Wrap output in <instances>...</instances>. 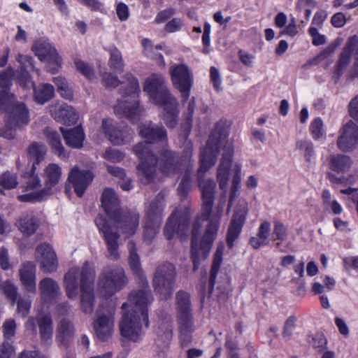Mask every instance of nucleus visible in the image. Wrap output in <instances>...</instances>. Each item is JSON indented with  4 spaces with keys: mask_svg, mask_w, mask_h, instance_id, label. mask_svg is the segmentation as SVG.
<instances>
[{
    "mask_svg": "<svg viewBox=\"0 0 358 358\" xmlns=\"http://www.w3.org/2000/svg\"><path fill=\"white\" fill-rule=\"evenodd\" d=\"M229 134V126L225 122L220 121L211 133L206 146L201 151L198 180L202 194L203 217L195 221L192 232L191 252L194 271L198 269L200 262L206 259L210 253L224 206V201H222L214 210H212L215 182L212 179L202 178L203 174L215 164L220 149L222 148L224 152L217 168V179L220 188L227 191L234 155L232 142L228 138Z\"/></svg>",
    "mask_w": 358,
    "mask_h": 358,
    "instance_id": "obj_1",
    "label": "nucleus"
},
{
    "mask_svg": "<svg viewBox=\"0 0 358 358\" xmlns=\"http://www.w3.org/2000/svg\"><path fill=\"white\" fill-rule=\"evenodd\" d=\"M138 134L147 141L138 143L133 148L134 153L141 160V164L137 166V174L142 182L149 183L153 180L157 164L163 173L173 175L180 169L182 163H187L190 160H184L182 157L179 163L174 153L166 148L161 151L158 158L151 152L149 143H164L167 140L166 131L162 125L155 124L151 122L141 124L138 127Z\"/></svg>",
    "mask_w": 358,
    "mask_h": 358,
    "instance_id": "obj_2",
    "label": "nucleus"
},
{
    "mask_svg": "<svg viewBox=\"0 0 358 358\" xmlns=\"http://www.w3.org/2000/svg\"><path fill=\"white\" fill-rule=\"evenodd\" d=\"M119 203L114 190L105 189L101 196V206L107 217L99 215L95 220L96 227L104 237L108 247L107 257L110 260H116L120 257L117 250V229H120L126 237H129L134 234L139 222L138 213L135 211L121 213Z\"/></svg>",
    "mask_w": 358,
    "mask_h": 358,
    "instance_id": "obj_3",
    "label": "nucleus"
},
{
    "mask_svg": "<svg viewBox=\"0 0 358 358\" xmlns=\"http://www.w3.org/2000/svg\"><path fill=\"white\" fill-rule=\"evenodd\" d=\"M141 280L146 286L129 294L127 301L122 304L124 312L119 322L120 334L134 343L142 340L145 330L149 327L148 307L153 301L147 281L143 278Z\"/></svg>",
    "mask_w": 358,
    "mask_h": 358,
    "instance_id": "obj_4",
    "label": "nucleus"
},
{
    "mask_svg": "<svg viewBox=\"0 0 358 358\" xmlns=\"http://www.w3.org/2000/svg\"><path fill=\"white\" fill-rule=\"evenodd\" d=\"M95 275L94 264L86 262L81 268L78 266L71 268L64 278L66 293L71 299H74L78 296V280H80V307L86 314H92L94 310Z\"/></svg>",
    "mask_w": 358,
    "mask_h": 358,
    "instance_id": "obj_5",
    "label": "nucleus"
},
{
    "mask_svg": "<svg viewBox=\"0 0 358 358\" xmlns=\"http://www.w3.org/2000/svg\"><path fill=\"white\" fill-rule=\"evenodd\" d=\"M0 113H6L7 119L4 125L0 126V137L11 140L15 137V131L27 126L29 122V110L26 106L17 102L7 92L0 94Z\"/></svg>",
    "mask_w": 358,
    "mask_h": 358,
    "instance_id": "obj_6",
    "label": "nucleus"
},
{
    "mask_svg": "<svg viewBox=\"0 0 358 358\" xmlns=\"http://www.w3.org/2000/svg\"><path fill=\"white\" fill-rule=\"evenodd\" d=\"M16 60L20 64V72L17 74V79L20 85L25 87H32L34 88V98L36 102L44 104L50 101L55 94L54 87L48 83L41 84L36 87L29 74V71L33 70L37 75H39V70L33 65V59L30 56L18 54Z\"/></svg>",
    "mask_w": 358,
    "mask_h": 358,
    "instance_id": "obj_7",
    "label": "nucleus"
},
{
    "mask_svg": "<svg viewBox=\"0 0 358 358\" xmlns=\"http://www.w3.org/2000/svg\"><path fill=\"white\" fill-rule=\"evenodd\" d=\"M125 79L129 85L123 94V99L114 107L115 113L134 121L141 115L138 101L137 100L140 87L138 80L131 73L125 74Z\"/></svg>",
    "mask_w": 358,
    "mask_h": 358,
    "instance_id": "obj_8",
    "label": "nucleus"
},
{
    "mask_svg": "<svg viewBox=\"0 0 358 358\" xmlns=\"http://www.w3.org/2000/svg\"><path fill=\"white\" fill-rule=\"evenodd\" d=\"M124 271L120 266L104 268L99 277L98 291L104 298H108L122 289L127 284Z\"/></svg>",
    "mask_w": 358,
    "mask_h": 358,
    "instance_id": "obj_9",
    "label": "nucleus"
},
{
    "mask_svg": "<svg viewBox=\"0 0 358 358\" xmlns=\"http://www.w3.org/2000/svg\"><path fill=\"white\" fill-rule=\"evenodd\" d=\"M143 90L148 94L150 101L156 105L175 103L176 98L168 89L165 78L160 74L154 73L148 77L145 81Z\"/></svg>",
    "mask_w": 358,
    "mask_h": 358,
    "instance_id": "obj_10",
    "label": "nucleus"
},
{
    "mask_svg": "<svg viewBox=\"0 0 358 358\" xmlns=\"http://www.w3.org/2000/svg\"><path fill=\"white\" fill-rule=\"evenodd\" d=\"M176 276V268L172 264L164 263L157 268L153 278V285L155 291L163 299L166 300L171 296Z\"/></svg>",
    "mask_w": 358,
    "mask_h": 358,
    "instance_id": "obj_11",
    "label": "nucleus"
},
{
    "mask_svg": "<svg viewBox=\"0 0 358 358\" xmlns=\"http://www.w3.org/2000/svg\"><path fill=\"white\" fill-rule=\"evenodd\" d=\"M169 74L173 87L180 93L184 101L187 100L194 84V74L191 69L183 63L173 64L169 68Z\"/></svg>",
    "mask_w": 358,
    "mask_h": 358,
    "instance_id": "obj_12",
    "label": "nucleus"
},
{
    "mask_svg": "<svg viewBox=\"0 0 358 358\" xmlns=\"http://www.w3.org/2000/svg\"><path fill=\"white\" fill-rule=\"evenodd\" d=\"M163 208V195L159 194L150 203L146 213V221L143 234L146 241H151L159 232L162 223L161 215Z\"/></svg>",
    "mask_w": 358,
    "mask_h": 358,
    "instance_id": "obj_13",
    "label": "nucleus"
},
{
    "mask_svg": "<svg viewBox=\"0 0 358 358\" xmlns=\"http://www.w3.org/2000/svg\"><path fill=\"white\" fill-rule=\"evenodd\" d=\"M115 307L109 306L100 308L94 322V330L96 337L101 341H107L114 331Z\"/></svg>",
    "mask_w": 358,
    "mask_h": 358,
    "instance_id": "obj_14",
    "label": "nucleus"
},
{
    "mask_svg": "<svg viewBox=\"0 0 358 358\" xmlns=\"http://www.w3.org/2000/svg\"><path fill=\"white\" fill-rule=\"evenodd\" d=\"M31 50L42 62L47 63V69L55 73L61 67L62 59L58 55L56 49L47 41H36L32 45Z\"/></svg>",
    "mask_w": 358,
    "mask_h": 358,
    "instance_id": "obj_15",
    "label": "nucleus"
},
{
    "mask_svg": "<svg viewBox=\"0 0 358 358\" xmlns=\"http://www.w3.org/2000/svg\"><path fill=\"white\" fill-rule=\"evenodd\" d=\"M176 303L178 310L180 331L182 335H185L194 330L189 294L184 291L178 292L176 296Z\"/></svg>",
    "mask_w": 358,
    "mask_h": 358,
    "instance_id": "obj_16",
    "label": "nucleus"
},
{
    "mask_svg": "<svg viewBox=\"0 0 358 358\" xmlns=\"http://www.w3.org/2000/svg\"><path fill=\"white\" fill-rule=\"evenodd\" d=\"M189 213L187 210L182 213L176 209L169 217L164 230V236L168 240H171L175 235L182 238L186 234L189 226Z\"/></svg>",
    "mask_w": 358,
    "mask_h": 358,
    "instance_id": "obj_17",
    "label": "nucleus"
},
{
    "mask_svg": "<svg viewBox=\"0 0 358 358\" xmlns=\"http://www.w3.org/2000/svg\"><path fill=\"white\" fill-rule=\"evenodd\" d=\"M101 130L110 143L116 145H124L133 137V131L130 128L117 127L110 118L103 119Z\"/></svg>",
    "mask_w": 358,
    "mask_h": 358,
    "instance_id": "obj_18",
    "label": "nucleus"
},
{
    "mask_svg": "<svg viewBox=\"0 0 358 358\" xmlns=\"http://www.w3.org/2000/svg\"><path fill=\"white\" fill-rule=\"evenodd\" d=\"M24 182L22 185V191L28 192L24 194L19 195L17 199L22 202H33L39 200L43 196L48 195L46 193L41 192L39 188L41 186L40 178L35 174V171H31L23 174Z\"/></svg>",
    "mask_w": 358,
    "mask_h": 358,
    "instance_id": "obj_19",
    "label": "nucleus"
},
{
    "mask_svg": "<svg viewBox=\"0 0 358 358\" xmlns=\"http://www.w3.org/2000/svg\"><path fill=\"white\" fill-rule=\"evenodd\" d=\"M36 259L40 264V268L47 273L57 271L58 260L55 250L48 243H41L36 249Z\"/></svg>",
    "mask_w": 358,
    "mask_h": 358,
    "instance_id": "obj_20",
    "label": "nucleus"
},
{
    "mask_svg": "<svg viewBox=\"0 0 358 358\" xmlns=\"http://www.w3.org/2000/svg\"><path fill=\"white\" fill-rule=\"evenodd\" d=\"M358 145V126L352 120L343 125L337 139L338 148L343 152H350Z\"/></svg>",
    "mask_w": 358,
    "mask_h": 358,
    "instance_id": "obj_21",
    "label": "nucleus"
},
{
    "mask_svg": "<svg viewBox=\"0 0 358 358\" xmlns=\"http://www.w3.org/2000/svg\"><path fill=\"white\" fill-rule=\"evenodd\" d=\"M247 213L248 204L245 201H241L235 210L228 229L227 241L229 248L233 247L234 241L238 237L245 222Z\"/></svg>",
    "mask_w": 358,
    "mask_h": 358,
    "instance_id": "obj_22",
    "label": "nucleus"
},
{
    "mask_svg": "<svg viewBox=\"0 0 358 358\" xmlns=\"http://www.w3.org/2000/svg\"><path fill=\"white\" fill-rule=\"evenodd\" d=\"M94 178L93 173L89 170H82L78 166L73 167L68 176V181L72 184L78 196L81 197Z\"/></svg>",
    "mask_w": 358,
    "mask_h": 358,
    "instance_id": "obj_23",
    "label": "nucleus"
},
{
    "mask_svg": "<svg viewBox=\"0 0 358 358\" xmlns=\"http://www.w3.org/2000/svg\"><path fill=\"white\" fill-rule=\"evenodd\" d=\"M38 290L41 299L45 304L55 303L62 294L59 283L49 277L44 278L39 281Z\"/></svg>",
    "mask_w": 358,
    "mask_h": 358,
    "instance_id": "obj_24",
    "label": "nucleus"
},
{
    "mask_svg": "<svg viewBox=\"0 0 358 358\" xmlns=\"http://www.w3.org/2000/svg\"><path fill=\"white\" fill-rule=\"evenodd\" d=\"M41 176L44 182V188L41 192L50 194L62 180V170L57 164L50 163L44 168Z\"/></svg>",
    "mask_w": 358,
    "mask_h": 358,
    "instance_id": "obj_25",
    "label": "nucleus"
},
{
    "mask_svg": "<svg viewBox=\"0 0 358 358\" xmlns=\"http://www.w3.org/2000/svg\"><path fill=\"white\" fill-rule=\"evenodd\" d=\"M187 110H188V116H187V120L188 122L185 124L184 127V131L183 133L180 134L179 138H180V146L181 148L183 149L182 157L184 158V160H189L191 159L192 156V143L191 141L188 140V136L190 134L191 131V121L192 117L194 113V98L192 97L187 106Z\"/></svg>",
    "mask_w": 358,
    "mask_h": 358,
    "instance_id": "obj_26",
    "label": "nucleus"
},
{
    "mask_svg": "<svg viewBox=\"0 0 358 358\" xmlns=\"http://www.w3.org/2000/svg\"><path fill=\"white\" fill-rule=\"evenodd\" d=\"M358 36L350 37L344 47L336 66V72L341 74L350 62L351 57L355 59V65L358 66Z\"/></svg>",
    "mask_w": 358,
    "mask_h": 358,
    "instance_id": "obj_27",
    "label": "nucleus"
},
{
    "mask_svg": "<svg viewBox=\"0 0 358 358\" xmlns=\"http://www.w3.org/2000/svg\"><path fill=\"white\" fill-rule=\"evenodd\" d=\"M20 280L24 290L31 294L36 292V269L32 262L24 263L19 269Z\"/></svg>",
    "mask_w": 358,
    "mask_h": 358,
    "instance_id": "obj_28",
    "label": "nucleus"
},
{
    "mask_svg": "<svg viewBox=\"0 0 358 358\" xmlns=\"http://www.w3.org/2000/svg\"><path fill=\"white\" fill-rule=\"evenodd\" d=\"M51 115L59 122L64 124H73L76 122L78 115L72 106L65 103H55L50 106Z\"/></svg>",
    "mask_w": 358,
    "mask_h": 358,
    "instance_id": "obj_29",
    "label": "nucleus"
},
{
    "mask_svg": "<svg viewBox=\"0 0 358 358\" xmlns=\"http://www.w3.org/2000/svg\"><path fill=\"white\" fill-rule=\"evenodd\" d=\"M66 144L72 148H80L83 145L85 133L81 126L64 129L60 127Z\"/></svg>",
    "mask_w": 358,
    "mask_h": 358,
    "instance_id": "obj_30",
    "label": "nucleus"
},
{
    "mask_svg": "<svg viewBox=\"0 0 358 358\" xmlns=\"http://www.w3.org/2000/svg\"><path fill=\"white\" fill-rule=\"evenodd\" d=\"M74 335L73 324L67 319H63L59 323L56 332V341L59 345L67 348Z\"/></svg>",
    "mask_w": 358,
    "mask_h": 358,
    "instance_id": "obj_31",
    "label": "nucleus"
},
{
    "mask_svg": "<svg viewBox=\"0 0 358 358\" xmlns=\"http://www.w3.org/2000/svg\"><path fill=\"white\" fill-rule=\"evenodd\" d=\"M39 226V219L32 213L22 215L16 222L18 229L28 236L34 234Z\"/></svg>",
    "mask_w": 358,
    "mask_h": 358,
    "instance_id": "obj_32",
    "label": "nucleus"
},
{
    "mask_svg": "<svg viewBox=\"0 0 358 358\" xmlns=\"http://www.w3.org/2000/svg\"><path fill=\"white\" fill-rule=\"evenodd\" d=\"M47 148L43 143L38 142L31 143L26 149V156L30 162H32V171H36L35 165L42 162L46 155Z\"/></svg>",
    "mask_w": 358,
    "mask_h": 358,
    "instance_id": "obj_33",
    "label": "nucleus"
},
{
    "mask_svg": "<svg viewBox=\"0 0 358 358\" xmlns=\"http://www.w3.org/2000/svg\"><path fill=\"white\" fill-rule=\"evenodd\" d=\"M271 232V224L268 221H264L261 223L257 234L250 239V244L254 249H259L261 247L267 245L269 242V236Z\"/></svg>",
    "mask_w": 358,
    "mask_h": 358,
    "instance_id": "obj_34",
    "label": "nucleus"
},
{
    "mask_svg": "<svg viewBox=\"0 0 358 358\" xmlns=\"http://www.w3.org/2000/svg\"><path fill=\"white\" fill-rule=\"evenodd\" d=\"M41 341L45 344L51 342L52 338V320L49 314H39L37 318Z\"/></svg>",
    "mask_w": 358,
    "mask_h": 358,
    "instance_id": "obj_35",
    "label": "nucleus"
},
{
    "mask_svg": "<svg viewBox=\"0 0 358 358\" xmlns=\"http://www.w3.org/2000/svg\"><path fill=\"white\" fill-rule=\"evenodd\" d=\"M142 45L144 48V54L146 55V57L156 60L159 66L162 68L165 67L166 63L162 55L157 52L158 50H164V51L167 52L166 46L164 43H161L156 45L155 47H153L151 41L148 38H144L142 41Z\"/></svg>",
    "mask_w": 358,
    "mask_h": 358,
    "instance_id": "obj_36",
    "label": "nucleus"
},
{
    "mask_svg": "<svg viewBox=\"0 0 358 358\" xmlns=\"http://www.w3.org/2000/svg\"><path fill=\"white\" fill-rule=\"evenodd\" d=\"M163 108L162 119L167 127L173 128L176 126L178 115V104L176 99L175 103L169 104L167 103L160 106Z\"/></svg>",
    "mask_w": 358,
    "mask_h": 358,
    "instance_id": "obj_37",
    "label": "nucleus"
},
{
    "mask_svg": "<svg viewBox=\"0 0 358 358\" xmlns=\"http://www.w3.org/2000/svg\"><path fill=\"white\" fill-rule=\"evenodd\" d=\"M351 164V159L346 155L338 154L329 157L330 169L338 173L348 171Z\"/></svg>",
    "mask_w": 358,
    "mask_h": 358,
    "instance_id": "obj_38",
    "label": "nucleus"
},
{
    "mask_svg": "<svg viewBox=\"0 0 358 358\" xmlns=\"http://www.w3.org/2000/svg\"><path fill=\"white\" fill-rule=\"evenodd\" d=\"M224 250V246L222 243L217 245L216 252L214 255L213 262L210 273V286L211 292L213 290L215 285V278L219 271V268L222 262V255Z\"/></svg>",
    "mask_w": 358,
    "mask_h": 358,
    "instance_id": "obj_39",
    "label": "nucleus"
},
{
    "mask_svg": "<svg viewBox=\"0 0 358 358\" xmlns=\"http://www.w3.org/2000/svg\"><path fill=\"white\" fill-rule=\"evenodd\" d=\"M231 171L233 178L229 200V208L232 206L233 201L237 197V193L240 189V182L241 180V164L238 162L235 163L231 168Z\"/></svg>",
    "mask_w": 358,
    "mask_h": 358,
    "instance_id": "obj_40",
    "label": "nucleus"
},
{
    "mask_svg": "<svg viewBox=\"0 0 358 358\" xmlns=\"http://www.w3.org/2000/svg\"><path fill=\"white\" fill-rule=\"evenodd\" d=\"M287 230L284 224L278 220L275 221L273 229L272 240L273 241H277L275 245L277 250L280 252H284L282 249V243L287 240Z\"/></svg>",
    "mask_w": 358,
    "mask_h": 358,
    "instance_id": "obj_41",
    "label": "nucleus"
},
{
    "mask_svg": "<svg viewBox=\"0 0 358 358\" xmlns=\"http://www.w3.org/2000/svg\"><path fill=\"white\" fill-rule=\"evenodd\" d=\"M45 134L55 152L61 158L65 157L64 148L62 145L59 134L50 128L45 130Z\"/></svg>",
    "mask_w": 358,
    "mask_h": 358,
    "instance_id": "obj_42",
    "label": "nucleus"
},
{
    "mask_svg": "<svg viewBox=\"0 0 358 358\" xmlns=\"http://www.w3.org/2000/svg\"><path fill=\"white\" fill-rule=\"evenodd\" d=\"M109 52L108 65L110 68L116 73L122 72L124 64L120 51L116 48H112L109 50Z\"/></svg>",
    "mask_w": 358,
    "mask_h": 358,
    "instance_id": "obj_43",
    "label": "nucleus"
},
{
    "mask_svg": "<svg viewBox=\"0 0 358 358\" xmlns=\"http://www.w3.org/2000/svg\"><path fill=\"white\" fill-rule=\"evenodd\" d=\"M128 249L129 252V263L131 267V269L133 271L134 273L136 275H141V263L139 257L136 251V245L135 243L132 241H129L128 243Z\"/></svg>",
    "mask_w": 358,
    "mask_h": 358,
    "instance_id": "obj_44",
    "label": "nucleus"
},
{
    "mask_svg": "<svg viewBox=\"0 0 358 358\" xmlns=\"http://www.w3.org/2000/svg\"><path fill=\"white\" fill-rule=\"evenodd\" d=\"M128 249L129 252V263L131 267V269L133 271L134 273L136 275H141V263L139 257L136 251V245L135 243L132 241H129L128 243Z\"/></svg>",
    "mask_w": 358,
    "mask_h": 358,
    "instance_id": "obj_45",
    "label": "nucleus"
},
{
    "mask_svg": "<svg viewBox=\"0 0 358 358\" xmlns=\"http://www.w3.org/2000/svg\"><path fill=\"white\" fill-rule=\"evenodd\" d=\"M53 82L57 87V92L64 99H72L73 91L66 78L62 76L55 77Z\"/></svg>",
    "mask_w": 358,
    "mask_h": 358,
    "instance_id": "obj_46",
    "label": "nucleus"
},
{
    "mask_svg": "<svg viewBox=\"0 0 358 358\" xmlns=\"http://www.w3.org/2000/svg\"><path fill=\"white\" fill-rule=\"evenodd\" d=\"M296 148L303 154L306 162H311L315 155L313 144L310 141L301 139L296 141Z\"/></svg>",
    "mask_w": 358,
    "mask_h": 358,
    "instance_id": "obj_47",
    "label": "nucleus"
},
{
    "mask_svg": "<svg viewBox=\"0 0 358 358\" xmlns=\"http://www.w3.org/2000/svg\"><path fill=\"white\" fill-rule=\"evenodd\" d=\"M310 131L315 141H322L326 138L323 122L320 117H317L312 121L310 125Z\"/></svg>",
    "mask_w": 358,
    "mask_h": 358,
    "instance_id": "obj_48",
    "label": "nucleus"
},
{
    "mask_svg": "<svg viewBox=\"0 0 358 358\" xmlns=\"http://www.w3.org/2000/svg\"><path fill=\"white\" fill-rule=\"evenodd\" d=\"M0 289L6 296L11 300L12 305H13L17 294L18 288L17 286L12 281L8 280L0 284Z\"/></svg>",
    "mask_w": 358,
    "mask_h": 358,
    "instance_id": "obj_49",
    "label": "nucleus"
},
{
    "mask_svg": "<svg viewBox=\"0 0 358 358\" xmlns=\"http://www.w3.org/2000/svg\"><path fill=\"white\" fill-rule=\"evenodd\" d=\"M173 325L170 320L162 322L158 327L157 334L166 344L172 338Z\"/></svg>",
    "mask_w": 358,
    "mask_h": 358,
    "instance_id": "obj_50",
    "label": "nucleus"
},
{
    "mask_svg": "<svg viewBox=\"0 0 358 358\" xmlns=\"http://www.w3.org/2000/svg\"><path fill=\"white\" fill-rule=\"evenodd\" d=\"M14 76V71L13 69H8L6 71L0 73V87L3 88V90L0 92V94L3 92H7L11 94L7 90L11 85V79ZM12 95L15 98L13 94Z\"/></svg>",
    "mask_w": 358,
    "mask_h": 358,
    "instance_id": "obj_51",
    "label": "nucleus"
},
{
    "mask_svg": "<svg viewBox=\"0 0 358 358\" xmlns=\"http://www.w3.org/2000/svg\"><path fill=\"white\" fill-rule=\"evenodd\" d=\"M74 65L78 71L81 73L89 80H93L95 78L94 71L91 66L88 64L85 63L80 59H75Z\"/></svg>",
    "mask_w": 358,
    "mask_h": 358,
    "instance_id": "obj_52",
    "label": "nucleus"
},
{
    "mask_svg": "<svg viewBox=\"0 0 358 358\" xmlns=\"http://www.w3.org/2000/svg\"><path fill=\"white\" fill-rule=\"evenodd\" d=\"M0 185L5 189L15 188L17 185L16 175L10 172L3 173L0 176Z\"/></svg>",
    "mask_w": 358,
    "mask_h": 358,
    "instance_id": "obj_53",
    "label": "nucleus"
},
{
    "mask_svg": "<svg viewBox=\"0 0 358 358\" xmlns=\"http://www.w3.org/2000/svg\"><path fill=\"white\" fill-rule=\"evenodd\" d=\"M124 154L119 150L109 148L106 150L102 157L112 162H120L124 158Z\"/></svg>",
    "mask_w": 358,
    "mask_h": 358,
    "instance_id": "obj_54",
    "label": "nucleus"
},
{
    "mask_svg": "<svg viewBox=\"0 0 358 358\" xmlns=\"http://www.w3.org/2000/svg\"><path fill=\"white\" fill-rule=\"evenodd\" d=\"M191 189V180L187 173L182 177L178 187V194L182 198H186Z\"/></svg>",
    "mask_w": 358,
    "mask_h": 358,
    "instance_id": "obj_55",
    "label": "nucleus"
},
{
    "mask_svg": "<svg viewBox=\"0 0 358 358\" xmlns=\"http://www.w3.org/2000/svg\"><path fill=\"white\" fill-rule=\"evenodd\" d=\"M310 343L315 348L322 350L326 348L327 340L322 333H317L313 336Z\"/></svg>",
    "mask_w": 358,
    "mask_h": 358,
    "instance_id": "obj_56",
    "label": "nucleus"
},
{
    "mask_svg": "<svg viewBox=\"0 0 358 358\" xmlns=\"http://www.w3.org/2000/svg\"><path fill=\"white\" fill-rule=\"evenodd\" d=\"M103 85L108 88H114L119 85L120 81L117 77L110 73H105L102 75Z\"/></svg>",
    "mask_w": 358,
    "mask_h": 358,
    "instance_id": "obj_57",
    "label": "nucleus"
},
{
    "mask_svg": "<svg viewBox=\"0 0 358 358\" xmlns=\"http://www.w3.org/2000/svg\"><path fill=\"white\" fill-rule=\"evenodd\" d=\"M15 355V349L8 342H4L0 346V358H13Z\"/></svg>",
    "mask_w": 358,
    "mask_h": 358,
    "instance_id": "obj_58",
    "label": "nucleus"
},
{
    "mask_svg": "<svg viewBox=\"0 0 358 358\" xmlns=\"http://www.w3.org/2000/svg\"><path fill=\"white\" fill-rule=\"evenodd\" d=\"M3 335L6 339H9L15 335L16 325L13 320H8L3 324Z\"/></svg>",
    "mask_w": 358,
    "mask_h": 358,
    "instance_id": "obj_59",
    "label": "nucleus"
},
{
    "mask_svg": "<svg viewBox=\"0 0 358 358\" xmlns=\"http://www.w3.org/2000/svg\"><path fill=\"white\" fill-rule=\"evenodd\" d=\"M210 81L213 83L214 88L219 91L221 89L222 80L219 71L214 66L210 69Z\"/></svg>",
    "mask_w": 358,
    "mask_h": 358,
    "instance_id": "obj_60",
    "label": "nucleus"
},
{
    "mask_svg": "<svg viewBox=\"0 0 358 358\" xmlns=\"http://www.w3.org/2000/svg\"><path fill=\"white\" fill-rule=\"evenodd\" d=\"M183 25L182 20L180 18H173L165 26V30L169 33L176 32L180 30Z\"/></svg>",
    "mask_w": 358,
    "mask_h": 358,
    "instance_id": "obj_61",
    "label": "nucleus"
},
{
    "mask_svg": "<svg viewBox=\"0 0 358 358\" xmlns=\"http://www.w3.org/2000/svg\"><path fill=\"white\" fill-rule=\"evenodd\" d=\"M309 34L313 38V44L315 45H320L325 43V36L319 34L317 28L310 27Z\"/></svg>",
    "mask_w": 358,
    "mask_h": 358,
    "instance_id": "obj_62",
    "label": "nucleus"
},
{
    "mask_svg": "<svg viewBox=\"0 0 358 358\" xmlns=\"http://www.w3.org/2000/svg\"><path fill=\"white\" fill-rule=\"evenodd\" d=\"M31 302L27 299H19L17 301V312L25 317L29 311Z\"/></svg>",
    "mask_w": 358,
    "mask_h": 358,
    "instance_id": "obj_63",
    "label": "nucleus"
},
{
    "mask_svg": "<svg viewBox=\"0 0 358 358\" xmlns=\"http://www.w3.org/2000/svg\"><path fill=\"white\" fill-rule=\"evenodd\" d=\"M349 113L353 119L358 121V95L350 102Z\"/></svg>",
    "mask_w": 358,
    "mask_h": 358,
    "instance_id": "obj_64",
    "label": "nucleus"
}]
</instances>
